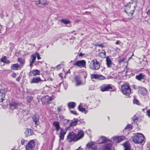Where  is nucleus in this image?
<instances>
[{
	"mask_svg": "<svg viewBox=\"0 0 150 150\" xmlns=\"http://www.w3.org/2000/svg\"><path fill=\"white\" fill-rule=\"evenodd\" d=\"M145 75L142 73H140L138 75L136 76V79L139 81H141L142 79H145Z\"/></svg>",
	"mask_w": 150,
	"mask_h": 150,
	"instance_id": "obj_17",
	"label": "nucleus"
},
{
	"mask_svg": "<svg viewBox=\"0 0 150 150\" xmlns=\"http://www.w3.org/2000/svg\"><path fill=\"white\" fill-rule=\"evenodd\" d=\"M83 103H80L79 105L78 106V108L79 110L83 112H84L85 114H86L88 112V111L83 107Z\"/></svg>",
	"mask_w": 150,
	"mask_h": 150,
	"instance_id": "obj_19",
	"label": "nucleus"
},
{
	"mask_svg": "<svg viewBox=\"0 0 150 150\" xmlns=\"http://www.w3.org/2000/svg\"><path fill=\"white\" fill-rule=\"evenodd\" d=\"M25 140L23 139H21V144L22 145H23L25 143Z\"/></svg>",
	"mask_w": 150,
	"mask_h": 150,
	"instance_id": "obj_45",
	"label": "nucleus"
},
{
	"mask_svg": "<svg viewBox=\"0 0 150 150\" xmlns=\"http://www.w3.org/2000/svg\"><path fill=\"white\" fill-rule=\"evenodd\" d=\"M5 94H0V102H3L5 100Z\"/></svg>",
	"mask_w": 150,
	"mask_h": 150,
	"instance_id": "obj_34",
	"label": "nucleus"
},
{
	"mask_svg": "<svg viewBox=\"0 0 150 150\" xmlns=\"http://www.w3.org/2000/svg\"><path fill=\"white\" fill-rule=\"evenodd\" d=\"M74 79L76 82L75 85L76 86H79L83 84L81 77L79 76H76L74 78Z\"/></svg>",
	"mask_w": 150,
	"mask_h": 150,
	"instance_id": "obj_10",
	"label": "nucleus"
},
{
	"mask_svg": "<svg viewBox=\"0 0 150 150\" xmlns=\"http://www.w3.org/2000/svg\"><path fill=\"white\" fill-rule=\"evenodd\" d=\"M147 14L149 15H150V9L147 11Z\"/></svg>",
	"mask_w": 150,
	"mask_h": 150,
	"instance_id": "obj_57",
	"label": "nucleus"
},
{
	"mask_svg": "<svg viewBox=\"0 0 150 150\" xmlns=\"http://www.w3.org/2000/svg\"><path fill=\"white\" fill-rule=\"evenodd\" d=\"M63 85L64 86V83H63ZM67 85L65 84V86H64V88L65 89H66L67 88Z\"/></svg>",
	"mask_w": 150,
	"mask_h": 150,
	"instance_id": "obj_58",
	"label": "nucleus"
},
{
	"mask_svg": "<svg viewBox=\"0 0 150 150\" xmlns=\"http://www.w3.org/2000/svg\"><path fill=\"white\" fill-rule=\"evenodd\" d=\"M83 55V54L82 53H80V54H79V56H82Z\"/></svg>",
	"mask_w": 150,
	"mask_h": 150,
	"instance_id": "obj_61",
	"label": "nucleus"
},
{
	"mask_svg": "<svg viewBox=\"0 0 150 150\" xmlns=\"http://www.w3.org/2000/svg\"><path fill=\"white\" fill-rule=\"evenodd\" d=\"M53 99L52 97L49 96L48 95H46L42 98L41 101L42 102H44L45 103H46L49 104L50 103V101Z\"/></svg>",
	"mask_w": 150,
	"mask_h": 150,
	"instance_id": "obj_11",
	"label": "nucleus"
},
{
	"mask_svg": "<svg viewBox=\"0 0 150 150\" xmlns=\"http://www.w3.org/2000/svg\"><path fill=\"white\" fill-rule=\"evenodd\" d=\"M100 140H101L102 142L100 143H99V144H103L105 143L107 141H108L109 140L107 139L106 137H105L102 136L101 137L100 139Z\"/></svg>",
	"mask_w": 150,
	"mask_h": 150,
	"instance_id": "obj_30",
	"label": "nucleus"
},
{
	"mask_svg": "<svg viewBox=\"0 0 150 150\" xmlns=\"http://www.w3.org/2000/svg\"><path fill=\"white\" fill-rule=\"evenodd\" d=\"M2 26L1 25H0V33H1V29L2 28Z\"/></svg>",
	"mask_w": 150,
	"mask_h": 150,
	"instance_id": "obj_59",
	"label": "nucleus"
},
{
	"mask_svg": "<svg viewBox=\"0 0 150 150\" xmlns=\"http://www.w3.org/2000/svg\"><path fill=\"white\" fill-rule=\"evenodd\" d=\"M61 21L64 24H67L70 23V21L69 20L65 19H62Z\"/></svg>",
	"mask_w": 150,
	"mask_h": 150,
	"instance_id": "obj_35",
	"label": "nucleus"
},
{
	"mask_svg": "<svg viewBox=\"0 0 150 150\" xmlns=\"http://www.w3.org/2000/svg\"><path fill=\"white\" fill-rule=\"evenodd\" d=\"M41 4V1H40V0H39L36 3V5H38V4Z\"/></svg>",
	"mask_w": 150,
	"mask_h": 150,
	"instance_id": "obj_50",
	"label": "nucleus"
},
{
	"mask_svg": "<svg viewBox=\"0 0 150 150\" xmlns=\"http://www.w3.org/2000/svg\"><path fill=\"white\" fill-rule=\"evenodd\" d=\"M70 73V70L69 69L68 71L67 72V73Z\"/></svg>",
	"mask_w": 150,
	"mask_h": 150,
	"instance_id": "obj_63",
	"label": "nucleus"
},
{
	"mask_svg": "<svg viewBox=\"0 0 150 150\" xmlns=\"http://www.w3.org/2000/svg\"><path fill=\"white\" fill-rule=\"evenodd\" d=\"M106 62L107 67L108 68H110L113 64L111 59L109 57H106Z\"/></svg>",
	"mask_w": 150,
	"mask_h": 150,
	"instance_id": "obj_15",
	"label": "nucleus"
},
{
	"mask_svg": "<svg viewBox=\"0 0 150 150\" xmlns=\"http://www.w3.org/2000/svg\"><path fill=\"white\" fill-rule=\"evenodd\" d=\"M97 46H98L101 47H104L105 46L103 45V44H98L97 45Z\"/></svg>",
	"mask_w": 150,
	"mask_h": 150,
	"instance_id": "obj_48",
	"label": "nucleus"
},
{
	"mask_svg": "<svg viewBox=\"0 0 150 150\" xmlns=\"http://www.w3.org/2000/svg\"><path fill=\"white\" fill-rule=\"evenodd\" d=\"M21 67V65L17 63L12 64L11 67V68L13 70H18Z\"/></svg>",
	"mask_w": 150,
	"mask_h": 150,
	"instance_id": "obj_18",
	"label": "nucleus"
},
{
	"mask_svg": "<svg viewBox=\"0 0 150 150\" xmlns=\"http://www.w3.org/2000/svg\"><path fill=\"white\" fill-rule=\"evenodd\" d=\"M56 67L57 68H58L59 69H60L61 68V64H59Z\"/></svg>",
	"mask_w": 150,
	"mask_h": 150,
	"instance_id": "obj_52",
	"label": "nucleus"
},
{
	"mask_svg": "<svg viewBox=\"0 0 150 150\" xmlns=\"http://www.w3.org/2000/svg\"><path fill=\"white\" fill-rule=\"evenodd\" d=\"M100 56L102 57H105L106 55V52L104 50H103L102 52L99 54Z\"/></svg>",
	"mask_w": 150,
	"mask_h": 150,
	"instance_id": "obj_33",
	"label": "nucleus"
},
{
	"mask_svg": "<svg viewBox=\"0 0 150 150\" xmlns=\"http://www.w3.org/2000/svg\"><path fill=\"white\" fill-rule=\"evenodd\" d=\"M139 92L140 94H146L147 91L145 88H143L139 90Z\"/></svg>",
	"mask_w": 150,
	"mask_h": 150,
	"instance_id": "obj_32",
	"label": "nucleus"
},
{
	"mask_svg": "<svg viewBox=\"0 0 150 150\" xmlns=\"http://www.w3.org/2000/svg\"><path fill=\"white\" fill-rule=\"evenodd\" d=\"M112 145V144L110 143L104 144L102 150H110Z\"/></svg>",
	"mask_w": 150,
	"mask_h": 150,
	"instance_id": "obj_13",
	"label": "nucleus"
},
{
	"mask_svg": "<svg viewBox=\"0 0 150 150\" xmlns=\"http://www.w3.org/2000/svg\"><path fill=\"white\" fill-rule=\"evenodd\" d=\"M88 105L87 104H85L84 105V107L87 109H91V108H89L88 107Z\"/></svg>",
	"mask_w": 150,
	"mask_h": 150,
	"instance_id": "obj_47",
	"label": "nucleus"
},
{
	"mask_svg": "<svg viewBox=\"0 0 150 150\" xmlns=\"http://www.w3.org/2000/svg\"><path fill=\"white\" fill-rule=\"evenodd\" d=\"M35 54L36 55V57L37 56L38 60H39L41 59L40 56L39 55V54L38 53L36 52L35 53Z\"/></svg>",
	"mask_w": 150,
	"mask_h": 150,
	"instance_id": "obj_44",
	"label": "nucleus"
},
{
	"mask_svg": "<svg viewBox=\"0 0 150 150\" xmlns=\"http://www.w3.org/2000/svg\"><path fill=\"white\" fill-rule=\"evenodd\" d=\"M40 1L41 4L43 5H46L48 4V2L47 1V0H41Z\"/></svg>",
	"mask_w": 150,
	"mask_h": 150,
	"instance_id": "obj_38",
	"label": "nucleus"
},
{
	"mask_svg": "<svg viewBox=\"0 0 150 150\" xmlns=\"http://www.w3.org/2000/svg\"><path fill=\"white\" fill-rule=\"evenodd\" d=\"M21 79V78L19 76L18 77L16 80V81L18 82H19L20 80Z\"/></svg>",
	"mask_w": 150,
	"mask_h": 150,
	"instance_id": "obj_53",
	"label": "nucleus"
},
{
	"mask_svg": "<svg viewBox=\"0 0 150 150\" xmlns=\"http://www.w3.org/2000/svg\"><path fill=\"white\" fill-rule=\"evenodd\" d=\"M132 127L130 125H128L125 127L124 129H132Z\"/></svg>",
	"mask_w": 150,
	"mask_h": 150,
	"instance_id": "obj_42",
	"label": "nucleus"
},
{
	"mask_svg": "<svg viewBox=\"0 0 150 150\" xmlns=\"http://www.w3.org/2000/svg\"><path fill=\"white\" fill-rule=\"evenodd\" d=\"M67 139L70 142L77 141L76 134L73 132H70L69 133L67 136Z\"/></svg>",
	"mask_w": 150,
	"mask_h": 150,
	"instance_id": "obj_6",
	"label": "nucleus"
},
{
	"mask_svg": "<svg viewBox=\"0 0 150 150\" xmlns=\"http://www.w3.org/2000/svg\"><path fill=\"white\" fill-rule=\"evenodd\" d=\"M33 119L34 122H35V125H37V123L39 122V117L38 116L35 115L32 117Z\"/></svg>",
	"mask_w": 150,
	"mask_h": 150,
	"instance_id": "obj_29",
	"label": "nucleus"
},
{
	"mask_svg": "<svg viewBox=\"0 0 150 150\" xmlns=\"http://www.w3.org/2000/svg\"><path fill=\"white\" fill-rule=\"evenodd\" d=\"M62 121H64H64H65L66 122H69V120H66V119H63L62 120Z\"/></svg>",
	"mask_w": 150,
	"mask_h": 150,
	"instance_id": "obj_54",
	"label": "nucleus"
},
{
	"mask_svg": "<svg viewBox=\"0 0 150 150\" xmlns=\"http://www.w3.org/2000/svg\"><path fill=\"white\" fill-rule=\"evenodd\" d=\"M125 138V137L124 136L115 137H113V140L115 142L118 143L124 140Z\"/></svg>",
	"mask_w": 150,
	"mask_h": 150,
	"instance_id": "obj_14",
	"label": "nucleus"
},
{
	"mask_svg": "<svg viewBox=\"0 0 150 150\" xmlns=\"http://www.w3.org/2000/svg\"><path fill=\"white\" fill-rule=\"evenodd\" d=\"M25 134V136L26 137H28L32 135L33 134V132L32 130L30 129H27L26 130Z\"/></svg>",
	"mask_w": 150,
	"mask_h": 150,
	"instance_id": "obj_20",
	"label": "nucleus"
},
{
	"mask_svg": "<svg viewBox=\"0 0 150 150\" xmlns=\"http://www.w3.org/2000/svg\"><path fill=\"white\" fill-rule=\"evenodd\" d=\"M86 62L84 60H81L76 61L74 63L73 65L81 67H86Z\"/></svg>",
	"mask_w": 150,
	"mask_h": 150,
	"instance_id": "obj_8",
	"label": "nucleus"
},
{
	"mask_svg": "<svg viewBox=\"0 0 150 150\" xmlns=\"http://www.w3.org/2000/svg\"><path fill=\"white\" fill-rule=\"evenodd\" d=\"M7 60V58L5 56L3 57L1 59V61L5 63Z\"/></svg>",
	"mask_w": 150,
	"mask_h": 150,
	"instance_id": "obj_41",
	"label": "nucleus"
},
{
	"mask_svg": "<svg viewBox=\"0 0 150 150\" xmlns=\"http://www.w3.org/2000/svg\"><path fill=\"white\" fill-rule=\"evenodd\" d=\"M36 55L35 54H33L31 55V58L32 59V60L30 61V66L31 67H33V64L35 62L36 60Z\"/></svg>",
	"mask_w": 150,
	"mask_h": 150,
	"instance_id": "obj_27",
	"label": "nucleus"
},
{
	"mask_svg": "<svg viewBox=\"0 0 150 150\" xmlns=\"http://www.w3.org/2000/svg\"><path fill=\"white\" fill-rule=\"evenodd\" d=\"M121 91L123 94H130L131 89L128 85L124 84L121 86Z\"/></svg>",
	"mask_w": 150,
	"mask_h": 150,
	"instance_id": "obj_4",
	"label": "nucleus"
},
{
	"mask_svg": "<svg viewBox=\"0 0 150 150\" xmlns=\"http://www.w3.org/2000/svg\"><path fill=\"white\" fill-rule=\"evenodd\" d=\"M133 142L136 144L142 143L144 139V135L140 133H138L131 137Z\"/></svg>",
	"mask_w": 150,
	"mask_h": 150,
	"instance_id": "obj_1",
	"label": "nucleus"
},
{
	"mask_svg": "<svg viewBox=\"0 0 150 150\" xmlns=\"http://www.w3.org/2000/svg\"><path fill=\"white\" fill-rule=\"evenodd\" d=\"M80 149H81V148H80V147H79L78 149H76V150H79Z\"/></svg>",
	"mask_w": 150,
	"mask_h": 150,
	"instance_id": "obj_64",
	"label": "nucleus"
},
{
	"mask_svg": "<svg viewBox=\"0 0 150 150\" xmlns=\"http://www.w3.org/2000/svg\"><path fill=\"white\" fill-rule=\"evenodd\" d=\"M100 90L102 91H116V89L115 86L111 84H104L102 85L100 88Z\"/></svg>",
	"mask_w": 150,
	"mask_h": 150,
	"instance_id": "obj_2",
	"label": "nucleus"
},
{
	"mask_svg": "<svg viewBox=\"0 0 150 150\" xmlns=\"http://www.w3.org/2000/svg\"><path fill=\"white\" fill-rule=\"evenodd\" d=\"M42 81L40 77H35L31 80L30 83H38Z\"/></svg>",
	"mask_w": 150,
	"mask_h": 150,
	"instance_id": "obj_24",
	"label": "nucleus"
},
{
	"mask_svg": "<svg viewBox=\"0 0 150 150\" xmlns=\"http://www.w3.org/2000/svg\"><path fill=\"white\" fill-rule=\"evenodd\" d=\"M16 73H13L12 74V76L13 77L15 78L16 76Z\"/></svg>",
	"mask_w": 150,
	"mask_h": 150,
	"instance_id": "obj_49",
	"label": "nucleus"
},
{
	"mask_svg": "<svg viewBox=\"0 0 150 150\" xmlns=\"http://www.w3.org/2000/svg\"><path fill=\"white\" fill-rule=\"evenodd\" d=\"M19 105V103L14 102L10 104V107L11 109L13 110L16 109Z\"/></svg>",
	"mask_w": 150,
	"mask_h": 150,
	"instance_id": "obj_16",
	"label": "nucleus"
},
{
	"mask_svg": "<svg viewBox=\"0 0 150 150\" xmlns=\"http://www.w3.org/2000/svg\"><path fill=\"white\" fill-rule=\"evenodd\" d=\"M120 41L119 40H117L116 42V44L117 45H119L120 44Z\"/></svg>",
	"mask_w": 150,
	"mask_h": 150,
	"instance_id": "obj_55",
	"label": "nucleus"
},
{
	"mask_svg": "<svg viewBox=\"0 0 150 150\" xmlns=\"http://www.w3.org/2000/svg\"><path fill=\"white\" fill-rule=\"evenodd\" d=\"M100 67V63L96 59L92 60L89 65L90 68L94 71L98 70Z\"/></svg>",
	"mask_w": 150,
	"mask_h": 150,
	"instance_id": "obj_3",
	"label": "nucleus"
},
{
	"mask_svg": "<svg viewBox=\"0 0 150 150\" xmlns=\"http://www.w3.org/2000/svg\"><path fill=\"white\" fill-rule=\"evenodd\" d=\"M61 108H62L61 107H58L57 108V111L58 112L61 111Z\"/></svg>",
	"mask_w": 150,
	"mask_h": 150,
	"instance_id": "obj_51",
	"label": "nucleus"
},
{
	"mask_svg": "<svg viewBox=\"0 0 150 150\" xmlns=\"http://www.w3.org/2000/svg\"><path fill=\"white\" fill-rule=\"evenodd\" d=\"M30 74L31 75L36 76L40 74V72L37 69L31 71L30 72Z\"/></svg>",
	"mask_w": 150,
	"mask_h": 150,
	"instance_id": "obj_28",
	"label": "nucleus"
},
{
	"mask_svg": "<svg viewBox=\"0 0 150 150\" xmlns=\"http://www.w3.org/2000/svg\"><path fill=\"white\" fill-rule=\"evenodd\" d=\"M35 142L33 140L29 141L25 146L26 150H33L35 147Z\"/></svg>",
	"mask_w": 150,
	"mask_h": 150,
	"instance_id": "obj_5",
	"label": "nucleus"
},
{
	"mask_svg": "<svg viewBox=\"0 0 150 150\" xmlns=\"http://www.w3.org/2000/svg\"><path fill=\"white\" fill-rule=\"evenodd\" d=\"M147 115L150 117V110H149L147 111Z\"/></svg>",
	"mask_w": 150,
	"mask_h": 150,
	"instance_id": "obj_46",
	"label": "nucleus"
},
{
	"mask_svg": "<svg viewBox=\"0 0 150 150\" xmlns=\"http://www.w3.org/2000/svg\"><path fill=\"white\" fill-rule=\"evenodd\" d=\"M67 132V129H63L61 128L60 132L59 137V140H63L64 139V136L66 134Z\"/></svg>",
	"mask_w": 150,
	"mask_h": 150,
	"instance_id": "obj_9",
	"label": "nucleus"
},
{
	"mask_svg": "<svg viewBox=\"0 0 150 150\" xmlns=\"http://www.w3.org/2000/svg\"><path fill=\"white\" fill-rule=\"evenodd\" d=\"M133 102L134 104H136L138 105H140V103L139 101L137 99H136L135 98L133 100Z\"/></svg>",
	"mask_w": 150,
	"mask_h": 150,
	"instance_id": "obj_36",
	"label": "nucleus"
},
{
	"mask_svg": "<svg viewBox=\"0 0 150 150\" xmlns=\"http://www.w3.org/2000/svg\"><path fill=\"white\" fill-rule=\"evenodd\" d=\"M86 147L89 150H97V145L94 142L88 143Z\"/></svg>",
	"mask_w": 150,
	"mask_h": 150,
	"instance_id": "obj_7",
	"label": "nucleus"
},
{
	"mask_svg": "<svg viewBox=\"0 0 150 150\" xmlns=\"http://www.w3.org/2000/svg\"><path fill=\"white\" fill-rule=\"evenodd\" d=\"M48 80L51 81H52V78H50L48 79Z\"/></svg>",
	"mask_w": 150,
	"mask_h": 150,
	"instance_id": "obj_60",
	"label": "nucleus"
},
{
	"mask_svg": "<svg viewBox=\"0 0 150 150\" xmlns=\"http://www.w3.org/2000/svg\"><path fill=\"white\" fill-rule=\"evenodd\" d=\"M53 125L55 127V129L57 131H59L60 129V127L59 122L57 121H54Z\"/></svg>",
	"mask_w": 150,
	"mask_h": 150,
	"instance_id": "obj_26",
	"label": "nucleus"
},
{
	"mask_svg": "<svg viewBox=\"0 0 150 150\" xmlns=\"http://www.w3.org/2000/svg\"><path fill=\"white\" fill-rule=\"evenodd\" d=\"M79 121V119L77 118H74L71 121L70 124V127L74 126L77 125Z\"/></svg>",
	"mask_w": 150,
	"mask_h": 150,
	"instance_id": "obj_21",
	"label": "nucleus"
},
{
	"mask_svg": "<svg viewBox=\"0 0 150 150\" xmlns=\"http://www.w3.org/2000/svg\"><path fill=\"white\" fill-rule=\"evenodd\" d=\"M10 62L9 61V60H6V61L5 62V63H6L7 64H9Z\"/></svg>",
	"mask_w": 150,
	"mask_h": 150,
	"instance_id": "obj_56",
	"label": "nucleus"
},
{
	"mask_svg": "<svg viewBox=\"0 0 150 150\" xmlns=\"http://www.w3.org/2000/svg\"><path fill=\"white\" fill-rule=\"evenodd\" d=\"M17 60L21 64L20 65L21 66V67H23V65L25 63V61L24 59L21 58H18Z\"/></svg>",
	"mask_w": 150,
	"mask_h": 150,
	"instance_id": "obj_31",
	"label": "nucleus"
},
{
	"mask_svg": "<svg viewBox=\"0 0 150 150\" xmlns=\"http://www.w3.org/2000/svg\"><path fill=\"white\" fill-rule=\"evenodd\" d=\"M67 105L69 109H74L76 106V103L74 102H70L68 103Z\"/></svg>",
	"mask_w": 150,
	"mask_h": 150,
	"instance_id": "obj_23",
	"label": "nucleus"
},
{
	"mask_svg": "<svg viewBox=\"0 0 150 150\" xmlns=\"http://www.w3.org/2000/svg\"><path fill=\"white\" fill-rule=\"evenodd\" d=\"M91 79H97L99 80H103L105 79V77L101 75H98L96 74H91Z\"/></svg>",
	"mask_w": 150,
	"mask_h": 150,
	"instance_id": "obj_12",
	"label": "nucleus"
},
{
	"mask_svg": "<svg viewBox=\"0 0 150 150\" xmlns=\"http://www.w3.org/2000/svg\"><path fill=\"white\" fill-rule=\"evenodd\" d=\"M123 145L125 148L124 150H130L131 147L130 144L128 142H126L124 143Z\"/></svg>",
	"mask_w": 150,
	"mask_h": 150,
	"instance_id": "obj_25",
	"label": "nucleus"
},
{
	"mask_svg": "<svg viewBox=\"0 0 150 150\" xmlns=\"http://www.w3.org/2000/svg\"><path fill=\"white\" fill-rule=\"evenodd\" d=\"M84 135L83 132L82 130L80 131L78 134H76V138L77 139V140H78L83 137Z\"/></svg>",
	"mask_w": 150,
	"mask_h": 150,
	"instance_id": "obj_22",
	"label": "nucleus"
},
{
	"mask_svg": "<svg viewBox=\"0 0 150 150\" xmlns=\"http://www.w3.org/2000/svg\"><path fill=\"white\" fill-rule=\"evenodd\" d=\"M27 100V101L29 102H31V100H32L33 98L31 96H28L26 98Z\"/></svg>",
	"mask_w": 150,
	"mask_h": 150,
	"instance_id": "obj_39",
	"label": "nucleus"
},
{
	"mask_svg": "<svg viewBox=\"0 0 150 150\" xmlns=\"http://www.w3.org/2000/svg\"><path fill=\"white\" fill-rule=\"evenodd\" d=\"M8 105V103H6V104H4V105L5 106H6L7 105Z\"/></svg>",
	"mask_w": 150,
	"mask_h": 150,
	"instance_id": "obj_62",
	"label": "nucleus"
},
{
	"mask_svg": "<svg viewBox=\"0 0 150 150\" xmlns=\"http://www.w3.org/2000/svg\"><path fill=\"white\" fill-rule=\"evenodd\" d=\"M126 59L125 58H123L122 59H120L119 60V62L120 64L122 62L124 61Z\"/></svg>",
	"mask_w": 150,
	"mask_h": 150,
	"instance_id": "obj_43",
	"label": "nucleus"
},
{
	"mask_svg": "<svg viewBox=\"0 0 150 150\" xmlns=\"http://www.w3.org/2000/svg\"><path fill=\"white\" fill-rule=\"evenodd\" d=\"M110 68L114 70H117L118 69V67L113 64L110 67Z\"/></svg>",
	"mask_w": 150,
	"mask_h": 150,
	"instance_id": "obj_37",
	"label": "nucleus"
},
{
	"mask_svg": "<svg viewBox=\"0 0 150 150\" xmlns=\"http://www.w3.org/2000/svg\"><path fill=\"white\" fill-rule=\"evenodd\" d=\"M70 111L71 114H72L74 115H78V113L75 110H70Z\"/></svg>",
	"mask_w": 150,
	"mask_h": 150,
	"instance_id": "obj_40",
	"label": "nucleus"
}]
</instances>
